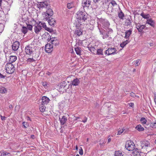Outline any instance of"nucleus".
Returning a JSON list of instances; mask_svg holds the SVG:
<instances>
[{"instance_id":"obj_1","label":"nucleus","mask_w":156,"mask_h":156,"mask_svg":"<svg viewBox=\"0 0 156 156\" xmlns=\"http://www.w3.org/2000/svg\"><path fill=\"white\" fill-rule=\"evenodd\" d=\"M37 47L34 43L27 45L25 48V51L26 54L28 55H32V57L35 58H38L39 56V54L36 50Z\"/></svg>"},{"instance_id":"obj_2","label":"nucleus","mask_w":156,"mask_h":156,"mask_svg":"<svg viewBox=\"0 0 156 156\" xmlns=\"http://www.w3.org/2000/svg\"><path fill=\"white\" fill-rule=\"evenodd\" d=\"M77 15V21L78 22L79 24L82 25V23L84 22L87 19V15L84 12L79 10L76 13Z\"/></svg>"},{"instance_id":"obj_3","label":"nucleus","mask_w":156,"mask_h":156,"mask_svg":"<svg viewBox=\"0 0 156 156\" xmlns=\"http://www.w3.org/2000/svg\"><path fill=\"white\" fill-rule=\"evenodd\" d=\"M5 68L6 71L8 73H12L15 70L14 65L10 63H7L5 66Z\"/></svg>"},{"instance_id":"obj_4","label":"nucleus","mask_w":156,"mask_h":156,"mask_svg":"<svg viewBox=\"0 0 156 156\" xmlns=\"http://www.w3.org/2000/svg\"><path fill=\"white\" fill-rule=\"evenodd\" d=\"M125 147L129 151H132L135 150V145L133 142L129 140L126 142Z\"/></svg>"},{"instance_id":"obj_5","label":"nucleus","mask_w":156,"mask_h":156,"mask_svg":"<svg viewBox=\"0 0 156 156\" xmlns=\"http://www.w3.org/2000/svg\"><path fill=\"white\" fill-rule=\"evenodd\" d=\"M53 14V12L51 9H48L44 14V19L47 20L50 18Z\"/></svg>"},{"instance_id":"obj_6","label":"nucleus","mask_w":156,"mask_h":156,"mask_svg":"<svg viewBox=\"0 0 156 156\" xmlns=\"http://www.w3.org/2000/svg\"><path fill=\"white\" fill-rule=\"evenodd\" d=\"M117 51L115 48H109L105 51V54L108 55H114L116 53Z\"/></svg>"},{"instance_id":"obj_7","label":"nucleus","mask_w":156,"mask_h":156,"mask_svg":"<svg viewBox=\"0 0 156 156\" xmlns=\"http://www.w3.org/2000/svg\"><path fill=\"white\" fill-rule=\"evenodd\" d=\"M79 24L76 25V28L75 32V34L77 35L78 36H80L83 34L82 29L81 28V27H80L81 25H79Z\"/></svg>"},{"instance_id":"obj_8","label":"nucleus","mask_w":156,"mask_h":156,"mask_svg":"<svg viewBox=\"0 0 156 156\" xmlns=\"http://www.w3.org/2000/svg\"><path fill=\"white\" fill-rule=\"evenodd\" d=\"M40 23H38L36 24L34 26V32L36 34H39V33L41 30L42 28V26H41Z\"/></svg>"},{"instance_id":"obj_9","label":"nucleus","mask_w":156,"mask_h":156,"mask_svg":"<svg viewBox=\"0 0 156 156\" xmlns=\"http://www.w3.org/2000/svg\"><path fill=\"white\" fill-rule=\"evenodd\" d=\"M53 45L50 44H47L45 47L46 51L48 53L51 52L53 50Z\"/></svg>"},{"instance_id":"obj_10","label":"nucleus","mask_w":156,"mask_h":156,"mask_svg":"<svg viewBox=\"0 0 156 156\" xmlns=\"http://www.w3.org/2000/svg\"><path fill=\"white\" fill-rule=\"evenodd\" d=\"M141 146L142 149H147V147L150 146L149 142L147 141H143L141 142Z\"/></svg>"},{"instance_id":"obj_11","label":"nucleus","mask_w":156,"mask_h":156,"mask_svg":"<svg viewBox=\"0 0 156 156\" xmlns=\"http://www.w3.org/2000/svg\"><path fill=\"white\" fill-rule=\"evenodd\" d=\"M102 27L106 30L108 29L110 25V23L108 21L105 20H104L102 21Z\"/></svg>"},{"instance_id":"obj_12","label":"nucleus","mask_w":156,"mask_h":156,"mask_svg":"<svg viewBox=\"0 0 156 156\" xmlns=\"http://www.w3.org/2000/svg\"><path fill=\"white\" fill-rule=\"evenodd\" d=\"M48 5V4L46 2H41L37 4V6L39 9L42 8H47Z\"/></svg>"},{"instance_id":"obj_13","label":"nucleus","mask_w":156,"mask_h":156,"mask_svg":"<svg viewBox=\"0 0 156 156\" xmlns=\"http://www.w3.org/2000/svg\"><path fill=\"white\" fill-rule=\"evenodd\" d=\"M20 44V43L18 41L14 42L12 45V50L14 51H17L19 47Z\"/></svg>"},{"instance_id":"obj_14","label":"nucleus","mask_w":156,"mask_h":156,"mask_svg":"<svg viewBox=\"0 0 156 156\" xmlns=\"http://www.w3.org/2000/svg\"><path fill=\"white\" fill-rule=\"evenodd\" d=\"M91 1L90 0H83L82 1V5L83 7H88L90 5Z\"/></svg>"},{"instance_id":"obj_15","label":"nucleus","mask_w":156,"mask_h":156,"mask_svg":"<svg viewBox=\"0 0 156 156\" xmlns=\"http://www.w3.org/2000/svg\"><path fill=\"white\" fill-rule=\"evenodd\" d=\"M134 156H143V153L137 148H136L133 152Z\"/></svg>"},{"instance_id":"obj_16","label":"nucleus","mask_w":156,"mask_h":156,"mask_svg":"<svg viewBox=\"0 0 156 156\" xmlns=\"http://www.w3.org/2000/svg\"><path fill=\"white\" fill-rule=\"evenodd\" d=\"M49 98L46 96H43L42 98L41 103L44 105H47L49 102Z\"/></svg>"},{"instance_id":"obj_17","label":"nucleus","mask_w":156,"mask_h":156,"mask_svg":"<svg viewBox=\"0 0 156 156\" xmlns=\"http://www.w3.org/2000/svg\"><path fill=\"white\" fill-rule=\"evenodd\" d=\"M145 26L144 25H140L137 24L136 26V28L140 32H141L143 29L145 27Z\"/></svg>"},{"instance_id":"obj_18","label":"nucleus","mask_w":156,"mask_h":156,"mask_svg":"<svg viewBox=\"0 0 156 156\" xmlns=\"http://www.w3.org/2000/svg\"><path fill=\"white\" fill-rule=\"evenodd\" d=\"M99 31L100 34L103 35V39L107 38L108 37V35L106 33L105 30L103 29H99Z\"/></svg>"},{"instance_id":"obj_19","label":"nucleus","mask_w":156,"mask_h":156,"mask_svg":"<svg viewBox=\"0 0 156 156\" xmlns=\"http://www.w3.org/2000/svg\"><path fill=\"white\" fill-rule=\"evenodd\" d=\"M59 119L61 124L62 125L65 124L67 121V118L65 116H63L62 118L59 117Z\"/></svg>"},{"instance_id":"obj_20","label":"nucleus","mask_w":156,"mask_h":156,"mask_svg":"<svg viewBox=\"0 0 156 156\" xmlns=\"http://www.w3.org/2000/svg\"><path fill=\"white\" fill-rule=\"evenodd\" d=\"M80 81L78 79L76 78L71 81V84L73 86H77L80 83Z\"/></svg>"},{"instance_id":"obj_21","label":"nucleus","mask_w":156,"mask_h":156,"mask_svg":"<svg viewBox=\"0 0 156 156\" xmlns=\"http://www.w3.org/2000/svg\"><path fill=\"white\" fill-rule=\"evenodd\" d=\"M132 29H130L129 30H126L125 32V37L126 39H128L130 35L132 34Z\"/></svg>"},{"instance_id":"obj_22","label":"nucleus","mask_w":156,"mask_h":156,"mask_svg":"<svg viewBox=\"0 0 156 156\" xmlns=\"http://www.w3.org/2000/svg\"><path fill=\"white\" fill-rule=\"evenodd\" d=\"M146 23L149 24L152 27H154V26L155 22L151 19H147Z\"/></svg>"},{"instance_id":"obj_23","label":"nucleus","mask_w":156,"mask_h":156,"mask_svg":"<svg viewBox=\"0 0 156 156\" xmlns=\"http://www.w3.org/2000/svg\"><path fill=\"white\" fill-rule=\"evenodd\" d=\"M9 62L12 63L17 59V57L15 56L11 55L9 57Z\"/></svg>"},{"instance_id":"obj_24","label":"nucleus","mask_w":156,"mask_h":156,"mask_svg":"<svg viewBox=\"0 0 156 156\" xmlns=\"http://www.w3.org/2000/svg\"><path fill=\"white\" fill-rule=\"evenodd\" d=\"M43 38L47 41H49L50 38H51L48 32H45L43 35Z\"/></svg>"},{"instance_id":"obj_25","label":"nucleus","mask_w":156,"mask_h":156,"mask_svg":"<svg viewBox=\"0 0 156 156\" xmlns=\"http://www.w3.org/2000/svg\"><path fill=\"white\" fill-rule=\"evenodd\" d=\"M140 15L144 19H148L150 17V15L149 14H146L144 13L143 12H142Z\"/></svg>"},{"instance_id":"obj_26","label":"nucleus","mask_w":156,"mask_h":156,"mask_svg":"<svg viewBox=\"0 0 156 156\" xmlns=\"http://www.w3.org/2000/svg\"><path fill=\"white\" fill-rule=\"evenodd\" d=\"M136 129L139 131H142L144 130V128L141 125H138L136 127Z\"/></svg>"},{"instance_id":"obj_27","label":"nucleus","mask_w":156,"mask_h":156,"mask_svg":"<svg viewBox=\"0 0 156 156\" xmlns=\"http://www.w3.org/2000/svg\"><path fill=\"white\" fill-rule=\"evenodd\" d=\"M45 105H44V104L42 103L40 105L39 109L41 112H43L45 111L46 108V107L45 106Z\"/></svg>"},{"instance_id":"obj_28","label":"nucleus","mask_w":156,"mask_h":156,"mask_svg":"<svg viewBox=\"0 0 156 156\" xmlns=\"http://www.w3.org/2000/svg\"><path fill=\"white\" fill-rule=\"evenodd\" d=\"M75 50L77 55H81V51L80 48L78 47H76L75 48Z\"/></svg>"},{"instance_id":"obj_29","label":"nucleus","mask_w":156,"mask_h":156,"mask_svg":"<svg viewBox=\"0 0 156 156\" xmlns=\"http://www.w3.org/2000/svg\"><path fill=\"white\" fill-rule=\"evenodd\" d=\"M96 52L95 54L98 55H103V49L101 48L98 49L96 51Z\"/></svg>"},{"instance_id":"obj_30","label":"nucleus","mask_w":156,"mask_h":156,"mask_svg":"<svg viewBox=\"0 0 156 156\" xmlns=\"http://www.w3.org/2000/svg\"><path fill=\"white\" fill-rule=\"evenodd\" d=\"M132 21L130 18H128L125 20V23L127 26H130L131 23Z\"/></svg>"},{"instance_id":"obj_31","label":"nucleus","mask_w":156,"mask_h":156,"mask_svg":"<svg viewBox=\"0 0 156 156\" xmlns=\"http://www.w3.org/2000/svg\"><path fill=\"white\" fill-rule=\"evenodd\" d=\"M51 44L52 45H54L56 46L57 44L58 43V41L56 39L55 40L54 39H51Z\"/></svg>"},{"instance_id":"obj_32","label":"nucleus","mask_w":156,"mask_h":156,"mask_svg":"<svg viewBox=\"0 0 156 156\" xmlns=\"http://www.w3.org/2000/svg\"><path fill=\"white\" fill-rule=\"evenodd\" d=\"M118 16L120 19L123 20L124 15L121 10H120V12H119Z\"/></svg>"},{"instance_id":"obj_33","label":"nucleus","mask_w":156,"mask_h":156,"mask_svg":"<svg viewBox=\"0 0 156 156\" xmlns=\"http://www.w3.org/2000/svg\"><path fill=\"white\" fill-rule=\"evenodd\" d=\"M48 20L49 24L51 26L54 25L55 23V21L53 19L51 18L50 19V18Z\"/></svg>"},{"instance_id":"obj_34","label":"nucleus","mask_w":156,"mask_h":156,"mask_svg":"<svg viewBox=\"0 0 156 156\" xmlns=\"http://www.w3.org/2000/svg\"><path fill=\"white\" fill-rule=\"evenodd\" d=\"M129 40H126L122 42V43L120 44V46L121 47L123 48L126 44L129 42Z\"/></svg>"},{"instance_id":"obj_35","label":"nucleus","mask_w":156,"mask_h":156,"mask_svg":"<svg viewBox=\"0 0 156 156\" xmlns=\"http://www.w3.org/2000/svg\"><path fill=\"white\" fill-rule=\"evenodd\" d=\"M89 50L91 51L92 53L95 54L96 52V49L94 47H89Z\"/></svg>"},{"instance_id":"obj_36","label":"nucleus","mask_w":156,"mask_h":156,"mask_svg":"<svg viewBox=\"0 0 156 156\" xmlns=\"http://www.w3.org/2000/svg\"><path fill=\"white\" fill-rule=\"evenodd\" d=\"M7 91L6 88L4 87H0V93H5Z\"/></svg>"},{"instance_id":"obj_37","label":"nucleus","mask_w":156,"mask_h":156,"mask_svg":"<svg viewBox=\"0 0 156 156\" xmlns=\"http://www.w3.org/2000/svg\"><path fill=\"white\" fill-rule=\"evenodd\" d=\"M37 58H35L34 57H32V58H29L27 59V62H34L36 60V59H37Z\"/></svg>"},{"instance_id":"obj_38","label":"nucleus","mask_w":156,"mask_h":156,"mask_svg":"<svg viewBox=\"0 0 156 156\" xmlns=\"http://www.w3.org/2000/svg\"><path fill=\"white\" fill-rule=\"evenodd\" d=\"M115 156H123V155L121 151H116L115 152Z\"/></svg>"},{"instance_id":"obj_39","label":"nucleus","mask_w":156,"mask_h":156,"mask_svg":"<svg viewBox=\"0 0 156 156\" xmlns=\"http://www.w3.org/2000/svg\"><path fill=\"white\" fill-rule=\"evenodd\" d=\"M22 32L24 34H26L27 32V28L25 27H23L21 30Z\"/></svg>"},{"instance_id":"obj_40","label":"nucleus","mask_w":156,"mask_h":156,"mask_svg":"<svg viewBox=\"0 0 156 156\" xmlns=\"http://www.w3.org/2000/svg\"><path fill=\"white\" fill-rule=\"evenodd\" d=\"M10 155V154L7 152H1L0 153V156H9Z\"/></svg>"},{"instance_id":"obj_41","label":"nucleus","mask_w":156,"mask_h":156,"mask_svg":"<svg viewBox=\"0 0 156 156\" xmlns=\"http://www.w3.org/2000/svg\"><path fill=\"white\" fill-rule=\"evenodd\" d=\"M140 121L142 124L144 125L147 122V120L144 118H141L140 120Z\"/></svg>"},{"instance_id":"obj_42","label":"nucleus","mask_w":156,"mask_h":156,"mask_svg":"<svg viewBox=\"0 0 156 156\" xmlns=\"http://www.w3.org/2000/svg\"><path fill=\"white\" fill-rule=\"evenodd\" d=\"M106 141L105 139H102L100 141L99 145L101 146H103L106 143Z\"/></svg>"},{"instance_id":"obj_43","label":"nucleus","mask_w":156,"mask_h":156,"mask_svg":"<svg viewBox=\"0 0 156 156\" xmlns=\"http://www.w3.org/2000/svg\"><path fill=\"white\" fill-rule=\"evenodd\" d=\"M74 6V4L73 2L69 3L67 4V7L69 9H70Z\"/></svg>"},{"instance_id":"obj_44","label":"nucleus","mask_w":156,"mask_h":156,"mask_svg":"<svg viewBox=\"0 0 156 156\" xmlns=\"http://www.w3.org/2000/svg\"><path fill=\"white\" fill-rule=\"evenodd\" d=\"M134 62H135L134 64L135 66H139L141 62L140 60L139 59H138L135 61H134Z\"/></svg>"},{"instance_id":"obj_45","label":"nucleus","mask_w":156,"mask_h":156,"mask_svg":"<svg viewBox=\"0 0 156 156\" xmlns=\"http://www.w3.org/2000/svg\"><path fill=\"white\" fill-rule=\"evenodd\" d=\"M39 23H40L41 24H40L41 26H42V28L43 27L45 29L47 27V26H46V24L44 23H42L41 22H40Z\"/></svg>"},{"instance_id":"obj_46","label":"nucleus","mask_w":156,"mask_h":156,"mask_svg":"<svg viewBox=\"0 0 156 156\" xmlns=\"http://www.w3.org/2000/svg\"><path fill=\"white\" fill-rule=\"evenodd\" d=\"M27 28L29 30H32L33 27L30 24H28V25H27Z\"/></svg>"},{"instance_id":"obj_47","label":"nucleus","mask_w":156,"mask_h":156,"mask_svg":"<svg viewBox=\"0 0 156 156\" xmlns=\"http://www.w3.org/2000/svg\"><path fill=\"white\" fill-rule=\"evenodd\" d=\"M93 1L95 4H96L102 2L101 0H93Z\"/></svg>"},{"instance_id":"obj_48","label":"nucleus","mask_w":156,"mask_h":156,"mask_svg":"<svg viewBox=\"0 0 156 156\" xmlns=\"http://www.w3.org/2000/svg\"><path fill=\"white\" fill-rule=\"evenodd\" d=\"M125 129H121L119 130L118 131V133L117 134V135H119L121 134L124 130Z\"/></svg>"},{"instance_id":"obj_49","label":"nucleus","mask_w":156,"mask_h":156,"mask_svg":"<svg viewBox=\"0 0 156 156\" xmlns=\"http://www.w3.org/2000/svg\"><path fill=\"white\" fill-rule=\"evenodd\" d=\"M65 83L64 82L62 83V84L60 86V87L61 88H63L65 89Z\"/></svg>"},{"instance_id":"obj_50","label":"nucleus","mask_w":156,"mask_h":156,"mask_svg":"<svg viewBox=\"0 0 156 156\" xmlns=\"http://www.w3.org/2000/svg\"><path fill=\"white\" fill-rule=\"evenodd\" d=\"M23 126L24 128H26L28 126V124L27 122H23Z\"/></svg>"},{"instance_id":"obj_51","label":"nucleus","mask_w":156,"mask_h":156,"mask_svg":"<svg viewBox=\"0 0 156 156\" xmlns=\"http://www.w3.org/2000/svg\"><path fill=\"white\" fill-rule=\"evenodd\" d=\"M79 154L81 155L83 154V151L81 147H80V149H79Z\"/></svg>"},{"instance_id":"obj_52","label":"nucleus","mask_w":156,"mask_h":156,"mask_svg":"<svg viewBox=\"0 0 156 156\" xmlns=\"http://www.w3.org/2000/svg\"><path fill=\"white\" fill-rule=\"evenodd\" d=\"M45 30L50 32H51L52 31V29H51L50 28H49L47 27L45 29Z\"/></svg>"},{"instance_id":"obj_53","label":"nucleus","mask_w":156,"mask_h":156,"mask_svg":"<svg viewBox=\"0 0 156 156\" xmlns=\"http://www.w3.org/2000/svg\"><path fill=\"white\" fill-rule=\"evenodd\" d=\"M155 123V122H153L152 123H151L150 124V126L151 127H155V125H154V124Z\"/></svg>"},{"instance_id":"obj_54","label":"nucleus","mask_w":156,"mask_h":156,"mask_svg":"<svg viewBox=\"0 0 156 156\" xmlns=\"http://www.w3.org/2000/svg\"><path fill=\"white\" fill-rule=\"evenodd\" d=\"M106 30L108 31V34H109V32L112 33V29L109 28Z\"/></svg>"},{"instance_id":"obj_55","label":"nucleus","mask_w":156,"mask_h":156,"mask_svg":"<svg viewBox=\"0 0 156 156\" xmlns=\"http://www.w3.org/2000/svg\"><path fill=\"white\" fill-rule=\"evenodd\" d=\"M111 3L112 4V5H113V6H114L115 5H116L117 4L114 1H112L111 2Z\"/></svg>"},{"instance_id":"obj_56","label":"nucleus","mask_w":156,"mask_h":156,"mask_svg":"<svg viewBox=\"0 0 156 156\" xmlns=\"http://www.w3.org/2000/svg\"><path fill=\"white\" fill-rule=\"evenodd\" d=\"M87 118L86 117H85V118H84V120H82V121L80 120V121H82L83 122L85 123V122H87Z\"/></svg>"},{"instance_id":"obj_57","label":"nucleus","mask_w":156,"mask_h":156,"mask_svg":"<svg viewBox=\"0 0 156 156\" xmlns=\"http://www.w3.org/2000/svg\"><path fill=\"white\" fill-rule=\"evenodd\" d=\"M130 95L131 96L133 97H135V96H136V95L135 94L133 93V92L130 93Z\"/></svg>"},{"instance_id":"obj_58","label":"nucleus","mask_w":156,"mask_h":156,"mask_svg":"<svg viewBox=\"0 0 156 156\" xmlns=\"http://www.w3.org/2000/svg\"><path fill=\"white\" fill-rule=\"evenodd\" d=\"M42 85L44 87H45L47 85V83L46 82H43L42 83Z\"/></svg>"},{"instance_id":"obj_59","label":"nucleus","mask_w":156,"mask_h":156,"mask_svg":"<svg viewBox=\"0 0 156 156\" xmlns=\"http://www.w3.org/2000/svg\"><path fill=\"white\" fill-rule=\"evenodd\" d=\"M5 77V76L2 74L0 73V78H4Z\"/></svg>"},{"instance_id":"obj_60","label":"nucleus","mask_w":156,"mask_h":156,"mask_svg":"<svg viewBox=\"0 0 156 156\" xmlns=\"http://www.w3.org/2000/svg\"><path fill=\"white\" fill-rule=\"evenodd\" d=\"M1 119L2 120H5L6 117L5 116H3L2 115L1 116Z\"/></svg>"},{"instance_id":"obj_61","label":"nucleus","mask_w":156,"mask_h":156,"mask_svg":"<svg viewBox=\"0 0 156 156\" xmlns=\"http://www.w3.org/2000/svg\"><path fill=\"white\" fill-rule=\"evenodd\" d=\"M9 108L12 109L13 108L12 106V105H10L9 106Z\"/></svg>"},{"instance_id":"obj_62","label":"nucleus","mask_w":156,"mask_h":156,"mask_svg":"<svg viewBox=\"0 0 156 156\" xmlns=\"http://www.w3.org/2000/svg\"><path fill=\"white\" fill-rule=\"evenodd\" d=\"M111 141V139L110 138H109L108 139V143L110 142Z\"/></svg>"},{"instance_id":"obj_63","label":"nucleus","mask_w":156,"mask_h":156,"mask_svg":"<svg viewBox=\"0 0 156 156\" xmlns=\"http://www.w3.org/2000/svg\"><path fill=\"white\" fill-rule=\"evenodd\" d=\"M75 120H77V119H80V117H75Z\"/></svg>"},{"instance_id":"obj_64","label":"nucleus","mask_w":156,"mask_h":156,"mask_svg":"<svg viewBox=\"0 0 156 156\" xmlns=\"http://www.w3.org/2000/svg\"><path fill=\"white\" fill-rule=\"evenodd\" d=\"M154 102L156 104V96H155V98H154Z\"/></svg>"}]
</instances>
